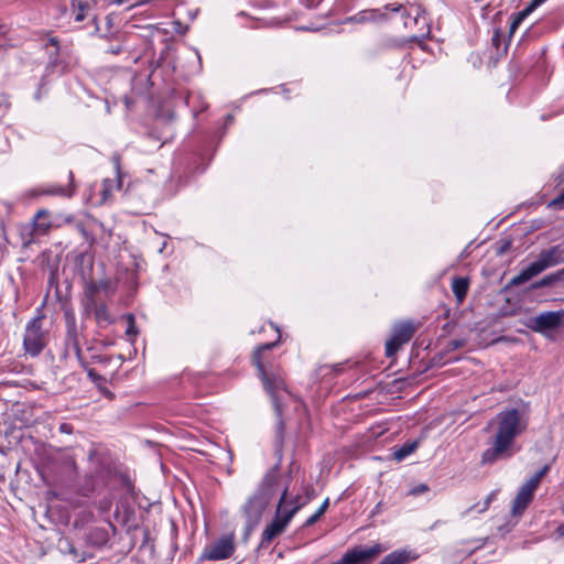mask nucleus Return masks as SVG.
<instances>
[{"instance_id": "obj_24", "label": "nucleus", "mask_w": 564, "mask_h": 564, "mask_svg": "<svg viewBox=\"0 0 564 564\" xmlns=\"http://www.w3.org/2000/svg\"><path fill=\"white\" fill-rule=\"evenodd\" d=\"M494 498H495V494L491 492L482 502L475 503L473 507L467 509L465 513H469L471 511H476L478 513L485 512L489 508Z\"/></svg>"}, {"instance_id": "obj_1", "label": "nucleus", "mask_w": 564, "mask_h": 564, "mask_svg": "<svg viewBox=\"0 0 564 564\" xmlns=\"http://www.w3.org/2000/svg\"><path fill=\"white\" fill-rule=\"evenodd\" d=\"M495 427L491 446L481 455L482 464H494L502 458H510L513 455L512 447L516 438L527 430V421L517 409L500 411L488 427Z\"/></svg>"}, {"instance_id": "obj_25", "label": "nucleus", "mask_w": 564, "mask_h": 564, "mask_svg": "<svg viewBox=\"0 0 564 564\" xmlns=\"http://www.w3.org/2000/svg\"><path fill=\"white\" fill-rule=\"evenodd\" d=\"M113 499L111 496H105L97 502V509L102 514H108L112 508Z\"/></svg>"}, {"instance_id": "obj_3", "label": "nucleus", "mask_w": 564, "mask_h": 564, "mask_svg": "<svg viewBox=\"0 0 564 564\" xmlns=\"http://www.w3.org/2000/svg\"><path fill=\"white\" fill-rule=\"evenodd\" d=\"M384 9L390 11V14H398L403 21V28L413 32L409 36L411 41L421 42L430 34V20L421 4L411 2L389 3L384 6Z\"/></svg>"}, {"instance_id": "obj_35", "label": "nucleus", "mask_w": 564, "mask_h": 564, "mask_svg": "<svg viewBox=\"0 0 564 564\" xmlns=\"http://www.w3.org/2000/svg\"><path fill=\"white\" fill-rule=\"evenodd\" d=\"M97 534H98V538H97L98 543H105L108 541V533L106 531L97 532Z\"/></svg>"}, {"instance_id": "obj_30", "label": "nucleus", "mask_w": 564, "mask_h": 564, "mask_svg": "<svg viewBox=\"0 0 564 564\" xmlns=\"http://www.w3.org/2000/svg\"><path fill=\"white\" fill-rule=\"evenodd\" d=\"M550 206L555 208H564V189L558 196L551 200Z\"/></svg>"}, {"instance_id": "obj_10", "label": "nucleus", "mask_w": 564, "mask_h": 564, "mask_svg": "<svg viewBox=\"0 0 564 564\" xmlns=\"http://www.w3.org/2000/svg\"><path fill=\"white\" fill-rule=\"evenodd\" d=\"M415 333L413 323L405 322L397 324L393 327L391 338L386 343V355L387 357H393L398 350L406 343L411 340Z\"/></svg>"}, {"instance_id": "obj_29", "label": "nucleus", "mask_w": 564, "mask_h": 564, "mask_svg": "<svg viewBox=\"0 0 564 564\" xmlns=\"http://www.w3.org/2000/svg\"><path fill=\"white\" fill-rule=\"evenodd\" d=\"M102 202H106L108 197L111 195V181L105 180L102 183L101 189Z\"/></svg>"}, {"instance_id": "obj_7", "label": "nucleus", "mask_w": 564, "mask_h": 564, "mask_svg": "<svg viewBox=\"0 0 564 564\" xmlns=\"http://www.w3.org/2000/svg\"><path fill=\"white\" fill-rule=\"evenodd\" d=\"M550 465H544L530 479H528L519 489L511 508L513 516H521L530 502L533 500L534 492L540 486L542 478L549 473Z\"/></svg>"}, {"instance_id": "obj_38", "label": "nucleus", "mask_w": 564, "mask_h": 564, "mask_svg": "<svg viewBox=\"0 0 564 564\" xmlns=\"http://www.w3.org/2000/svg\"><path fill=\"white\" fill-rule=\"evenodd\" d=\"M382 508H383V503H382L381 501H380V502H378V503L376 505V507L373 508L372 512H371V513H372V516H373V514H378V513H380V512H381V510H382Z\"/></svg>"}, {"instance_id": "obj_13", "label": "nucleus", "mask_w": 564, "mask_h": 564, "mask_svg": "<svg viewBox=\"0 0 564 564\" xmlns=\"http://www.w3.org/2000/svg\"><path fill=\"white\" fill-rule=\"evenodd\" d=\"M75 185H74V174L72 171L68 172V184H48L42 187H39L33 191L34 196H58L64 198H70L75 194Z\"/></svg>"}, {"instance_id": "obj_18", "label": "nucleus", "mask_w": 564, "mask_h": 564, "mask_svg": "<svg viewBox=\"0 0 564 564\" xmlns=\"http://www.w3.org/2000/svg\"><path fill=\"white\" fill-rule=\"evenodd\" d=\"M410 37H387L382 41L384 48H402L409 43H413Z\"/></svg>"}, {"instance_id": "obj_28", "label": "nucleus", "mask_w": 564, "mask_h": 564, "mask_svg": "<svg viewBox=\"0 0 564 564\" xmlns=\"http://www.w3.org/2000/svg\"><path fill=\"white\" fill-rule=\"evenodd\" d=\"M97 292H98V286L95 283L88 284L87 290H86L87 297H88V306L96 303L95 295Z\"/></svg>"}, {"instance_id": "obj_34", "label": "nucleus", "mask_w": 564, "mask_h": 564, "mask_svg": "<svg viewBox=\"0 0 564 564\" xmlns=\"http://www.w3.org/2000/svg\"><path fill=\"white\" fill-rule=\"evenodd\" d=\"M546 0H532L529 6L525 8L529 10L530 13H532L539 6L544 3Z\"/></svg>"}, {"instance_id": "obj_27", "label": "nucleus", "mask_w": 564, "mask_h": 564, "mask_svg": "<svg viewBox=\"0 0 564 564\" xmlns=\"http://www.w3.org/2000/svg\"><path fill=\"white\" fill-rule=\"evenodd\" d=\"M310 501V498H306V499H303L301 496H295L291 499H288L286 498V502H288V509H291L292 507H296V506H300L299 507V510L304 507L307 502Z\"/></svg>"}, {"instance_id": "obj_26", "label": "nucleus", "mask_w": 564, "mask_h": 564, "mask_svg": "<svg viewBox=\"0 0 564 564\" xmlns=\"http://www.w3.org/2000/svg\"><path fill=\"white\" fill-rule=\"evenodd\" d=\"M127 322H128V327H127V330H126V335L128 337H135L137 334H138V329H137V326H135V318L133 316V314H128L127 315Z\"/></svg>"}, {"instance_id": "obj_43", "label": "nucleus", "mask_w": 564, "mask_h": 564, "mask_svg": "<svg viewBox=\"0 0 564 564\" xmlns=\"http://www.w3.org/2000/svg\"><path fill=\"white\" fill-rule=\"evenodd\" d=\"M77 228L84 234L85 232V229H84V226L82 224H78L77 225Z\"/></svg>"}, {"instance_id": "obj_20", "label": "nucleus", "mask_w": 564, "mask_h": 564, "mask_svg": "<svg viewBox=\"0 0 564 564\" xmlns=\"http://www.w3.org/2000/svg\"><path fill=\"white\" fill-rule=\"evenodd\" d=\"M90 306H94L95 317L98 323L105 322L109 324L112 322L108 308L105 304L97 305V303H95Z\"/></svg>"}, {"instance_id": "obj_14", "label": "nucleus", "mask_w": 564, "mask_h": 564, "mask_svg": "<svg viewBox=\"0 0 564 564\" xmlns=\"http://www.w3.org/2000/svg\"><path fill=\"white\" fill-rule=\"evenodd\" d=\"M389 19H390V11H387L384 9V7L381 9L364 10L351 18V20H354L358 23L382 22V21H388Z\"/></svg>"}, {"instance_id": "obj_31", "label": "nucleus", "mask_w": 564, "mask_h": 564, "mask_svg": "<svg viewBox=\"0 0 564 564\" xmlns=\"http://www.w3.org/2000/svg\"><path fill=\"white\" fill-rule=\"evenodd\" d=\"M429 490V487L425 485V484H421L419 486H415L413 487L410 491H409V495L411 496H419L421 494H424Z\"/></svg>"}, {"instance_id": "obj_44", "label": "nucleus", "mask_w": 564, "mask_h": 564, "mask_svg": "<svg viewBox=\"0 0 564 564\" xmlns=\"http://www.w3.org/2000/svg\"><path fill=\"white\" fill-rule=\"evenodd\" d=\"M107 522H108L109 527H110L112 530H115V527L112 525V523H111L110 521H107Z\"/></svg>"}, {"instance_id": "obj_37", "label": "nucleus", "mask_w": 564, "mask_h": 564, "mask_svg": "<svg viewBox=\"0 0 564 564\" xmlns=\"http://www.w3.org/2000/svg\"><path fill=\"white\" fill-rule=\"evenodd\" d=\"M48 44L53 45L55 47V53L54 54L57 55L58 54V40L56 37H51L48 40Z\"/></svg>"}, {"instance_id": "obj_17", "label": "nucleus", "mask_w": 564, "mask_h": 564, "mask_svg": "<svg viewBox=\"0 0 564 564\" xmlns=\"http://www.w3.org/2000/svg\"><path fill=\"white\" fill-rule=\"evenodd\" d=\"M413 557L408 551H394L388 554L379 564H406Z\"/></svg>"}, {"instance_id": "obj_2", "label": "nucleus", "mask_w": 564, "mask_h": 564, "mask_svg": "<svg viewBox=\"0 0 564 564\" xmlns=\"http://www.w3.org/2000/svg\"><path fill=\"white\" fill-rule=\"evenodd\" d=\"M276 345L275 343L263 344L253 354V365L257 367L259 377L265 391L271 395L278 415H281V394L288 393L284 379L279 370L273 369L272 364L265 358L264 352Z\"/></svg>"}, {"instance_id": "obj_12", "label": "nucleus", "mask_w": 564, "mask_h": 564, "mask_svg": "<svg viewBox=\"0 0 564 564\" xmlns=\"http://www.w3.org/2000/svg\"><path fill=\"white\" fill-rule=\"evenodd\" d=\"M564 311L542 312L531 319V328L535 332L553 330L562 325Z\"/></svg>"}, {"instance_id": "obj_39", "label": "nucleus", "mask_w": 564, "mask_h": 564, "mask_svg": "<svg viewBox=\"0 0 564 564\" xmlns=\"http://www.w3.org/2000/svg\"><path fill=\"white\" fill-rule=\"evenodd\" d=\"M109 52L112 54H119L121 52V46L111 47Z\"/></svg>"}, {"instance_id": "obj_5", "label": "nucleus", "mask_w": 564, "mask_h": 564, "mask_svg": "<svg viewBox=\"0 0 564 564\" xmlns=\"http://www.w3.org/2000/svg\"><path fill=\"white\" fill-rule=\"evenodd\" d=\"M562 262H564V243H558L549 249L542 250L535 261L531 262L527 268L522 269L519 274L511 279L510 285L519 286L539 275L546 269Z\"/></svg>"}, {"instance_id": "obj_33", "label": "nucleus", "mask_w": 564, "mask_h": 564, "mask_svg": "<svg viewBox=\"0 0 564 564\" xmlns=\"http://www.w3.org/2000/svg\"><path fill=\"white\" fill-rule=\"evenodd\" d=\"M58 431L63 434H72L74 432V427L69 423H62L58 426Z\"/></svg>"}, {"instance_id": "obj_41", "label": "nucleus", "mask_w": 564, "mask_h": 564, "mask_svg": "<svg viewBox=\"0 0 564 564\" xmlns=\"http://www.w3.org/2000/svg\"><path fill=\"white\" fill-rule=\"evenodd\" d=\"M498 37H499V33L498 31L495 33V36L492 37V42L496 46H498Z\"/></svg>"}, {"instance_id": "obj_4", "label": "nucleus", "mask_w": 564, "mask_h": 564, "mask_svg": "<svg viewBox=\"0 0 564 564\" xmlns=\"http://www.w3.org/2000/svg\"><path fill=\"white\" fill-rule=\"evenodd\" d=\"M278 479L276 473H267L256 492L243 505L242 512L250 528L258 524L263 511L272 500L276 491Z\"/></svg>"}, {"instance_id": "obj_22", "label": "nucleus", "mask_w": 564, "mask_h": 564, "mask_svg": "<svg viewBox=\"0 0 564 564\" xmlns=\"http://www.w3.org/2000/svg\"><path fill=\"white\" fill-rule=\"evenodd\" d=\"M558 281H562V280L560 278L558 272L556 271L554 273L545 275L540 281L533 283L532 284V289H540V288L550 286V285H553L554 283H556Z\"/></svg>"}, {"instance_id": "obj_36", "label": "nucleus", "mask_w": 564, "mask_h": 564, "mask_svg": "<svg viewBox=\"0 0 564 564\" xmlns=\"http://www.w3.org/2000/svg\"><path fill=\"white\" fill-rule=\"evenodd\" d=\"M84 19H85V14H84V7H83V6H80V7H79V11H78V13H77V14H76V17H75V21L80 22V21H83Z\"/></svg>"}, {"instance_id": "obj_8", "label": "nucleus", "mask_w": 564, "mask_h": 564, "mask_svg": "<svg viewBox=\"0 0 564 564\" xmlns=\"http://www.w3.org/2000/svg\"><path fill=\"white\" fill-rule=\"evenodd\" d=\"M43 316L32 318L25 327L23 347L26 354L35 357L41 354L47 343V334L42 328Z\"/></svg>"}, {"instance_id": "obj_11", "label": "nucleus", "mask_w": 564, "mask_h": 564, "mask_svg": "<svg viewBox=\"0 0 564 564\" xmlns=\"http://www.w3.org/2000/svg\"><path fill=\"white\" fill-rule=\"evenodd\" d=\"M382 552L380 544H375L370 547H355L351 551L346 552L341 558L333 564H366L372 557H376Z\"/></svg>"}, {"instance_id": "obj_23", "label": "nucleus", "mask_w": 564, "mask_h": 564, "mask_svg": "<svg viewBox=\"0 0 564 564\" xmlns=\"http://www.w3.org/2000/svg\"><path fill=\"white\" fill-rule=\"evenodd\" d=\"M329 506V499L326 498L323 503L319 506V508L313 513L311 517H308L305 521V527H311L314 523H316L319 518L326 512L327 508Z\"/></svg>"}, {"instance_id": "obj_19", "label": "nucleus", "mask_w": 564, "mask_h": 564, "mask_svg": "<svg viewBox=\"0 0 564 564\" xmlns=\"http://www.w3.org/2000/svg\"><path fill=\"white\" fill-rule=\"evenodd\" d=\"M531 13L527 8L519 11L518 13L512 15L510 26H509V34L510 36L513 35V33L517 31V29L520 26V24L523 22V20L529 17Z\"/></svg>"}, {"instance_id": "obj_9", "label": "nucleus", "mask_w": 564, "mask_h": 564, "mask_svg": "<svg viewBox=\"0 0 564 564\" xmlns=\"http://www.w3.org/2000/svg\"><path fill=\"white\" fill-rule=\"evenodd\" d=\"M236 551L235 533H226L213 543L206 545L200 554V561H221L229 558Z\"/></svg>"}, {"instance_id": "obj_16", "label": "nucleus", "mask_w": 564, "mask_h": 564, "mask_svg": "<svg viewBox=\"0 0 564 564\" xmlns=\"http://www.w3.org/2000/svg\"><path fill=\"white\" fill-rule=\"evenodd\" d=\"M469 289L468 278H455L452 281V291L458 304H462L467 295Z\"/></svg>"}, {"instance_id": "obj_21", "label": "nucleus", "mask_w": 564, "mask_h": 564, "mask_svg": "<svg viewBox=\"0 0 564 564\" xmlns=\"http://www.w3.org/2000/svg\"><path fill=\"white\" fill-rule=\"evenodd\" d=\"M417 447V443L416 442H413V443H405L403 444L400 448H398L395 452H394V458L397 460H402L404 459L406 456H409L410 454H412Z\"/></svg>"}, {"instance_id": "obj_40", "label": "nucleus", "mask_w": 564, "mask_h": 564, "mask_svg": "<svg viewBox=\"0 0 564 564\" xmlns=\"http://www.w3.org/2000/svg\"><path fill=\"white\" fill-rule=\"evenodd\" d=\"M64 221L66 224H70L74 221V216L73 215H67L65 218H64Z\"/></svg>"}, {"instance_id": "obj_15", "label": "nucleus", "mask_w": 564, "mask_h": 564, "mask_svg": "<svg viewBox=\"0 0 564 564\" xmlns=\"http://www.w3.org/2000/svg\"><path fill=\"white\" fill-rule=\"evenodd\" d=\"M50 212L47 209H40L33 219V230L35 232L45 235L52 228V224L48 220Z\"/></svg>"}, {"instance_id": "obj_32", "label": "nucleus", "mask_w": 564, "mask_h": 564, "mask_svg": "<svg viewBox=\"0 0 564 564\" xmlns=\"http://www.w3.org/2000/svg\"><path fill=\"white\" fill-rule=\"evenodd\" d=\"M553 177L556 185L564 184V165L554 174Z\"/></svg>"}, {"instance_id": "obj_6", "label": "nucleus", "mask_w": 564, "mask_h": 564, "mask_svg": "<svg viewBox=\"0 0 564 564\" xmlns=\"http://www.w3.org/2000/svg\"><path fill=\"white\" fill-rule=\"evenodd\" d=\"M286 507V489H284L276 506L273 520L264 528L261 534V547H268L276 536L285 531L286 527L299 511L300 506L292 507L291 509Z\"/></svg>"}, {"instance_id": "obj_42", "label": "nucleus", "mask_w": 564, "mask_h": 564, "mask_svg": "<svg viewBox=\"0 0 564 564\" xmlns=\"http://www.w3.org/2000/svg\"><path fill=\"white\" fill-rule=\"evenodd\" d=\"M561 280H564V268L557 271Z\"/></svg>"}]
</instances>
